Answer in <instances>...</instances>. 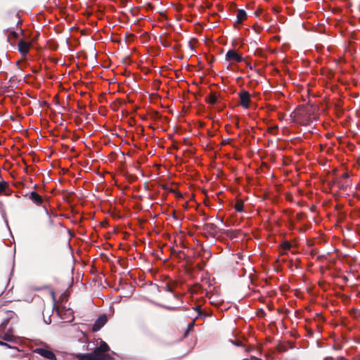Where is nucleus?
Returning <instances> with one entry per match:
<instances>
[{"label":"nucleus","instance_id":"23","mask_svg":"<svg viewBox=\"0 0 360 360\" xmlns=\"http://www.w3.org/2000/svg\"><path fill=\"white\" fill-rule=\"evenodd\" d=\"M12 165L7 160H5L4 165H1V169L8 171L11 167Z\"/></svg>","mask_w":360,"mask_h":360},{"label":"nucleus","instance_id":"47","mask_svg":"<svg viewBox=\"0 0 360 360\" xmlns=\"http://www.w3.org/2000/svg\"><path fill=\"white\" fill-rule=\"evenodd\" d=\"M80 114L81 115H84V112H81Z\"/></svg>","mask_w":360,"mask_h":360},{"label":"nucleus","instance_id":"11","mask_svg":"<svg viewBox=\"0 0 360 360\" xmlns=\"http://www.w3.org/2000/svg\"><path fill=\"white\" fill-rule=\"evenodd\" d=\"M15 316V313L13 311H3L1 310V319H3V322L1 323V326L7 325L10 320L13 319Z\"/></svg>","mask_w":360,"mask_h":360},{"label":"nucleus","instance_id":"10","mask_svg":"<svg viewBox=\"0 0 360 360\" xmlns=\"http://www.w3.org/2000/svg\"><path fill=\"white\" fill-rule=\"evenodd\" d=\"M236 20L234 22V27L238 28V25L241 24L247 18V13L243 9H238L237 11Z\"/></svg>","mask_w":360,"mask_h":360},{"label":"nucleus","instance_id":"15","mask_svg":"<svg viewBox=\"0 0 360 360\" xmlns=\"http://www.w3.org/2000/svg\"><path fill=\"white\" fill-rule=\"evenodd\" d=\"M330 185H337L339 189L341 190H346L347 187L349 186V184L347 183V181L343 182L340 179H335L333 180L330 182Z\"/></svg>","mask_w":360,"mask_h":360},{"label":"nucleus","instance_id":"8","mask_svg":"<svg viewBox=\"0 0 360 360\" xmlns=\"http://www.w3.org/2000/svg\"><path fill=\"white\" fill-rule=\"evenodd\" d=\"M202 229L212 237H214L218 233V227L213 223L205 224L202 226Z\"/></svg>","mask_w":360,"mask_h":360},{"label":"nucleus","instance_id":"44","mask_svg":"<svg viewBox=\"0 0 360 360\" xmlns=\"http://www.w3.org/2000/svg\"><path fill=\"white\" fill-rule=\"evenodd\" d=\"M191 291V293H194L195 291L194 290H192L191 289L189 290Z\"/></svg>","mask_w":360,"mask_h":360},{"label":"nucleus","instance_id":"27","mask_svg":"<svg viewBox=\"0 0 360 360\" xmlns=\"http://www.w3.org/2000/svg\"><path fill=\"white\" fill-rule=\"evenodd\" d=\"M206 266V263L204 261H201L200 262L198 263L196 265V268L201 271L204 269V267Z\"/></svg>","mask_w":360,"mask_h":360},{"label":"nucleus","instance_id":"31","mask_svg":"<svg viewBox=\"0 0 360 360\" xmlns=\"http://www.w3.org/2000/svg\"><path fill=\"white\" fill-rule=\"evenodd\" d=\"M231 141V139L223 140L222 142H221V145L224 146V145H226V144H229Z\"/></svg>","mask_w":360,"mask_h":360},{"label":"nucleus","instance_id":"21","mask_svg":"<svg viewBox=\"0 0 360 360\" xmlns=\"http://www.w3.org/2000/svg\"><path fill=\"white\" fill-rule=\"evenodd\" d=\"M239 231H226L225 232L226 235L229 237V238H235L237 236V233Z\"/></svg>","mask_w":360,"mask_h":360},{"label":"nucleus","instance_id":"5","mask_svg":"<svg viewBox=\"0 0 360 360\" xmlns=\"http://www.w3.org/2000/svg\"><path fill=\"white\" fill-rule=\"evenodd\" d=\"M34 352L42 356L47 359L56 360L55 354L51 350L44 348H37L34 350Z\"/></svg>","mask_w":360,"mask_h":360},{"label":"nucleus","instance_id":"13","mask_svg":"<svg viewBox=\"0 0 360 360\" xmlns=\"http://www.w3.org/2000/svg\"><path fill=\"white\" fill-rule=\"evenodd\" d=\"M1 339H3L4 341L13 343V344H17L18 340L15 338V336L13 334L12 331L9 330L8 332H6L3 336H1Z\"/></svg>","mask_w":360,"mask_h":360},{"label":"nucleus","instance_id":"17","mask_svg":"<svg viewBox=\"0 0 360 360\" xmlns=\"http://www.w3.org/2000/svg\"><path fill=\"white\" fill-rule=\"evenodd\" d=\"M1 348L12 349H15L17 352H19V349L16 347V344H13V343L6 342H6L1 341Z\"/></svg>","mask_w":360,"mask_h":360},{"label":"nucleus","instance_id":"30","mask_svg":"<svg viewBox=\"0 0 360 360\" xmlns=\"http://www.w3.org/2000/svg\"><path fill=\"white\" fill-rule=\"evenodd\" d=\"M195 310L198 311V316L204 315L203 312L200 309V307L197 306Z\"/></svg>","mask_w":360,"mask_h":360},{"label":"nucleus","instance_id":"39","mask_svg":"<svg viewBox=\"0 0 360 360\" xmlns=\"http://www.w3.org/2000/svg\"><path fill=\"white\" fill-rule=\"evenodd\" d=\"M278 129V127H277V126H276V127H272V128H270V129H269V131H273V130H274V129Z\"/></svg>","mask_w":360,"mask_h":360},{"label":"nucleus","instance_id":"34","mask_svg":"<svg viewBox=\"0 0 360 360\" xmlns=\"http://www.w3.org/2000/svg\"><path fill=\"white\" fill-rule=\"evenodd\" d=\"M302 215H303V214H302V213H301V212H300V213H298V214H297V218L298 219H302Z\"/></svg>","mask_w":360,"mask_h":360},{"label":"nucleus","instance_id":"38","mask_svg":"<svg viewBox=\"0 0 360 360\" xmlns=\"http://www.w3.org/2000/svg\"><path fill=\"white\" fill-rule=\"evenodd\" d=\"M3 116H4V115L1 113V117H3ZM4 117L6 118H11V119H12V116L11 115H6V116L4 115Z\"/></svg>","mask_w":360,"mask_h":360},{"label":"nucleus","instance_id":"25","mask_svg":"<svg viewBox=\"0 0 360 360\" xmlns=\"http://www.w3.org/2000/svg\"><path fill=\"white\" fill-rule=\"evenodd\" d=\"M195 325V320H193L191 323H188L187 330L185 333V336L188 335V333L193 329Z\"/></svg>","mask_w":360,"mask_h":360},{"label":"nucleus","instance_id":"32","mask_svg":"<svg viewBox=\"0 0 360 360\" xmlns=\"http://www.w3.org/2000/svg\"><path fill=\"white\" fill-rule=\"evenodd\" d=\"M317 253H318V250H317V249H313V250H311V255L312 256L316 255Z\"/></svg>","mask_w":360,"mask_h":360},{"label":"nucleus","instance_id":"16","mask_svg":"<svg viewBox=\"0 0 360 360\" xmlns=\"http://www.w3.org/2000/svg\"><path fill=\"white\" fill-rule=\"evenodd\" d=\"M11 193V189L8 188V184L5 181H1V195L4 194L8 195Z\"/></svg>","mask_w":360,"mask_h":360},{"label":"nucleus","instance_id":"2","mask_svg":"<svg viewBox=\"0 0 360 360\" xmlns=\"http://www.w3.org/2000/svg\"><path fill=\"white\" fill-rule=\"evenodd\" d=\"M110 350L108 345L101 340L100 345L96 347L91 353L77 354L76 358L77 360H108L110 356L108 352Z\"/></svg>","mask_w":360,"mask_h":360},{"label":"nucleus","instance_id":"1","mask_svg":"<svg viewBox=\"0 0 360 360\" xmlns=\"http://www.w3.org/2000/svg\"><path fill=\"white\" fill-rule=\"evenodd\" d=\"M4 32L6 36V41L11 46L17 44L18 50L23 58L28 54L30 48L32 46V41H28L19 38V33L15 30H18L20 34H22V30L18 29V25L20 20L18 14H13L11 16H6L4 20Z\"/></svg>","mask_w":360,"mask_h":360},{"label":"nucleus","instance_id":"45","mask_svg":"<svg viewBox=\"0 0 360 360\" xmlns=\"http://www.w3.org/2000/svg\"><path fill=\"white\" fill-rule=\"evenodd\" d=\"M195 286L200 288V285L199 284H196Z\"/></svg>","mask_w":360,"mask_h":360},{"label":"nucleus","instance_id":"29","mask_svg":"<svg viewBox=\"0 0 360 360\" xmlns=\"http://www.w3.org/2000/svg\"><path fill=\"white\" fill-rule=\"evenodd\" d=\"M145 6H146V8L147 11L153 10V8H154L153 4H150V3H147Z\"/></svg>","mask_w":360,"mask_h":360},{"label":"nucleus","instance_id":"4","mask_svg":"<svg viewBox=\"0 0 360 360\" xmlns=\"http://www.w3.org/2000/svg\"><path fill=\"white\" fill-rule=\"evenodd\" d=\"M240 104L244 108H248L251 102L250 94L247 91H242L239 93Z\"/></svg>","mask_w":360,"mask_h":360},{"label":"nucleus","instance_id":"41","mask_svg":"<svg viewBox=\"0 0 360 360\" xmlns=\"http://www.w3.org/2000/svg\"><path fill=\"white\" fill-rule=\"evenodd\" d=\"M279 352H284L285 349L283 348H278Z\"/></svg>","mask_w":360,"mask_h":360},{"label":"nucleus","instance_id":"42","mask_svg":"<svg viewBox=\"0 0 360 360\" xmlns=\"http://www.w3.org/2000/svg\"><path fill=\"white\" fill-rule=\"evenodd\" d=\"M78 107H79V108H80V109H82V108H85V106H84H84L78 105Z\"/></svg>","mask_w":360,"mask_h":360},{"label":"nucleus","instance_id":"37","mask_svg":"<svg viewBox=\"0 0 360 360\" xmlns=\"http://www.w3.org/2000/svg\"><path fill=\"white\" fill-rule=\"evenodd\" d=\"M308 334H309V336H312L313 334H314L313 330H308Z\"/></svg>","mask_w":360,"mask_h":360},{"label":"nucleus","instance_id":"14","mask_svg":"<svg viewBox=\"0 0 360 360\" xmlns=\"http://www.w3.org/2000/svg\"><path fill=\"white\" fill-rule=\"evenodd\" d=\"M159 41L160 43L165 47L169 48L172 46V41L169 34H165L163 36H160Z\"/></svg>","mask_w":360,"mask_h":360},{"label":"nucleus","instance_id":"26","mask_svg":"<svg viewBox=\"0 0 360 360\" xmlns=\"http://www.w3.org/2000/svg\"><path fill=\"white\" fill-rule=\"evenodd\" d=\"M349 177V174L347 172H345L342 174V175L341 176V179H340L341 181H342L343 182L347 181V183L349 184V181H348Z\"/></svg>","mask_w":360,"mask_h":360},{"label":"nucleus","instance_id":"12","mask_svg":"<svg viewBox=\"0 0 360 360\" xmlns=\"http://www.w3.org/2000/svg\"><path fill=\"white\" fill-rule=\"evenodd\" d=\"M310 108L309 106H304V105H302V106H299L297 107L295 111L293 112V113L295 114V116H297V117H302L304 114H308L310 112Z\"/></svg>","mask_w":360,"mask_h":360},{"label":"nucleus","instance_id":"22","mask_svg":"<svg viewBox=\"0 0 360 360\" xmlns=\"http://www.w3.org/2000/svg\"><path fill=\"white\" fill-rule=\"evenodd\" d=\"M281 246L283 250H288L291 248V244L288 241H285Z\"/></svg>","mask_w":360,"mask_h":360},{"label":"nucleus","instance_id":"9","mask_svg":"<svg viewBox=\"0 0 360 360\" xmlns=\"http://www.w3.org/2000/svg\"><path fill=\"white\" fill-rule=\"evenodd\" d=\"M28 198L32 200L35 205L39 206L44 202L42 197L35 191H31L27 194Z\"/></svg>","mask_w":360,"mask_h":360},{"label":"nucleus","instance_id":"49","mask_svg":"<svg viewBox=\"0 0 360 360\" xmlns=\"http://www.w3.org/2000/svg\"><path fill=\"white\" fill-rule=\"evenodd\" d=\"M267 360H269V359H267Z\"/></svg>","mask_w":360,"mask_h":360},{"label":"nucleus","instance_id":"6","mask_svg":"<svg viewBox=\"0 0 360 360\" xmlns=\"http://www.w3.org/2000/svg\"><path fill=\"white\" fill-rule=\"evenodd\" d=\"M108 321V317L105 314L100 316L95 321L92 326V331H98Z\"/></svg>","mask_w":360,"mask_h":360},{"label":"nucleus","instance_id":"24","mask_svg":"<svg viewBox=\"0 0 360 360\" xmlns=\"http://www.w3.org/2000/svg\"><path fill=\"white\" fill-rule=\"evenodd\" d=\"M9 295V291L7 292L5 295L4 296V299H5L6 300L4 301L5 302H12L13 300H15V298L14 297H12V296H8Z\"/></svg>","mask_w":360,"mask_h":360},{"label":"nucleus","instance_id":"40","mask_svg":"<svg viewBox=\"0 0 360 360\" xmlns=\"http://www.w3.org/2000/svg\"><path fill=\"white\" fill-rule=\"evenodd\" d=\"M277 311H278V313H280V314H281V313H283V309H277Z\"/></svg>","mask_w":360,"mask_h":360},{"label":"nucleus","instance_id":"18","mask_svg":"<svg viewBox=\"0 0 360 360\" xmlns=\"http://www.w3.org/2000/svg\"><path fill=\"white\" fill-rule=\"evenodd\" d=\"M217 98H218L215 92L212 91L206 100L210 104L214 105L217 103Z\"/></svg>","mask_w":360,"mask_h":360},{"label":"nucleus","instance_id":"43","mask_svg":"<svg viewBox=\"0 0 360 360\" xmlns=\"http://www.w3.org/2000/svg\"><path fill=\"white\" fill-rule=\"evenodd\" d=\"M49 322H47L46 321H45V322H46V323H50V322H51V319H50V318L49 319Z\"/></svg>","mask_w":360,"mask_h":360},{"label":"nucleus","instance_id":"35","mask_svg":"<svg viewBox=\"0 0 360 360\" xmlns=\"http://www.w3.org/2000/svg\"><path fill=\"white\" fill-rule=\"evenodd\" d=\"M56 311H57L58 314H60L62 311V309L59 306H58V307H56Z\"/></svg>","mask_w":360,"mask_h":360},{"label":"nucleus","instance_id":"36","mask_svg":"<svg viewBox=\"0 0 360 360\" xmlns=\"http://www.w3.org/2000/svg\"><path fill=\"white\" fill-rule=\"evenodd\" d=\"M283 313H285V314H288L290 313V310L288 309H283Z\"/></svg>","mask_w":360,"mask_h":360},{"label":"nucleus","instance_id":"28","mask_svg":"<svg viewBox=\"0 0 360 360\" xmlns=\"http://www.w3.org/2000/svg\"><path fill=\"white\" fill-rule=\"evenodd\" d=\"M161 307L167 310H169V311H174V310H176V307H169V306H165V305H161Z\"/></svg>","mask_w":360,"mask_h":360},{"label":"nucleus","instance_id":"46","mask_svg":"<svg viewBox=\"0 0 360 360\" xmlns=\"http://www.w3.org/2000/svg\"><path fill=\"white\" fill-rule=\"evenodd\" d=\"M179 7H176V10H179L180 9V6H178Z\"/></svg>","mask_w":360,"mask_h":360},{"label":"nucleus","instance_id":"3","mask_svg":"<svg viewBox=\"0 0 360 360\" xmlns=\"http://www.w3.org/2000/svg\"><path fill=\"white\" fill-rule=\"evenodd\" d=\"M179 285V283L176 281L170 279L165 282L163 285L159 286L156 285V288L159 292L164 290L173 294Z\"/></svg>","mask_w":360,"mask_h":360},{"label":"nucleus","instance_id":"48","mask_svg":"<svg viewBox=\"0 0 360 360\" xmlns=\"http://www.w3.org/2000/svg\"><path fill=\"white\" fill-rule=\"evenodd\" d=\"M257 360H262V359H257Z\"/></svg>","mask_w":360,"mask_h":360},{"label":"nucleus","instance_id":"33","mask_svg":"<svg viewBox=\"0 0 360 360\" xmlns=\"http://www.w3.org/2000/svg\"><path fill=\"white\" fill-rule=\"evenodd\" d=\"M333 348H334L335 349H342V346H341V345H333Z\"/></svg>","mask_w":360,"mask_h":360},{"label":"nucleus","instance_id":"7","mask_svg":"<svg viewBox=\"0 0 360 360\" xmlns=\"http://www.w3.org/2000/svg\"><path fill=\"white\" fill-rule=\"evenodd\" d=\"M226 59L229 61L240 63L243 60L242 56L239 55L235 50H229L226 54Z\"/></svg>","mask_w":360,"mask_h":360},{"label":"nucleus","instance_id":"19","mask_svg":"<svg viewBox=\"0 0 360 360\" xmlns=\"http://www.w3.org/2000/svg\"><path fill=\"white\" fill-rule=\"evenodd\" d=\"M244 202L242 200H238L234 205V209L238 212H241L243 211Z\"/></svg>","mask_w":360,"mask_h":360},{"label":"nucleus","instance_id":"20","mask_svg":"<svg viewBox=\"0 0 360 360\" xmlns=\"http://www.w3.org/2000/svg\"><path fill=\"white\" fill-rule=\"evenodd\" d=\"M173 297L176 299V300H180L181 301L184 296L185 295V293H182V292H176V290L174 292V293L172 294Z\"/></svg>","mask_w":360,"mask_h":360}]
</instances>
